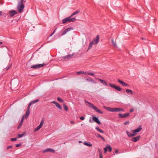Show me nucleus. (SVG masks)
Returning a JSON list of instances; mask_svg holds the SVG:
<instances>
[{
	"instance_id": "1",
	"label": "nucleus",
	"mask_w": 158,
	"mask_h": 158,
	"mask_svg": "<svg viewBox=\"0 0 158 158\" xmlns=\"http://www.w3.org/2000/svg\"><path fill=\"white\" fill-rule=\"evenodd\" d=\"M25 2L24 0H21L19 2L17 5V8L18 11L19 13H22L23 11V10L24 7V5L23 3Z\"/></svg>"
},
{
	"instance_id": "2",
	"label": "nucleus",
	"mask_w": 158,
	"mask_h": 158,
	"mask_svg": "<svg viewBox=\"0 0 158 158\" xmlns=\"http://www.w3.org/2000/svg\"><path fill=\"white\" fill-rule=\"evenodd\" d=\"M85 102L88 103L89 105V107H90L94 110L97 112L100 113V114H103V112L99 110L98 108L96 106H95L93 104H91L90 102L87 101L86 100H85Z\"/></svg>"
},
{
	"instance_id": "3",
	"label": "nucleus",
	"mask_w": 158,
	"mask_h": 158,
	"mask_svg": "<svg viewBox=\"0 0 158 158\" xmlns=\"http://www.w3.org/2000/svg\"><path fill=\"white\" fill-rule=\"evenodd\" d=\"M46 64L44 63L42 64H34L31 65V68L34 69H37L43 67Z\"/></svg>"
},
{
	"instance_id": "4",
	"label": "nucleus",
	"mask_w": 158,
	"mask_h": 158,
	"mask_svg": "<svg viewBox=\"0 0 158 158\" xmlns=\"http://www.w3.org/2000/svg\"><path fill=\"white\" fill-rule=\"evenodd\" d=\"M44 118H43L41 121L40 124L38 126H37L35 129H34V132H35L39 130L41 128V127H42L44 124Z\"/></svg>"
},
{
	"instance_id": "5",
	"label": "nucleus",
	"mask_w": 158,
	"mask_h": 158,
	"mask_svg": "<svg viewBox=\"0 0 158 158\" xmlns=\"http://www.w3.org/2000/svg\"><path fill=\"white\" fill-rule=\"evenodd\" d=\"M130 115V113H126L123 114H118V116L119 118H124L128 117Z\"/></svg>"
},
{
	"instance_id": "6",
	"label": "nucleus",
	"mask_w": 158,
	"mask_h": 158,
	"mask_svg": "<svg viewBox=\"0 0 158 158\" xmlns=\"http://www.w3.org/2000/svg\"><path fill=\"white\" fill-rule=\"evenodd\" d=\"M42 152L43 153L47 152H50L51 153H54L55 152V151L53 149L49 148L43 150L42 151Z\"/></svg>"
},
{
	"instance_id": "7",
	"label": "nucleus",
	"mask_w": 158,
	"mask_h": 158,
	"mask_svg": "<svg viewBox=\"0 0 158 158\" xmlns=\"http://www.w3.org/2000/svg\"><path fill=\"white\" fill-rule=\"evenodd\" d=\"M109 85L110 86L111 88L115 89L118 91H120L122 90V88L119 86H116L115 85L112 84L111 83H110Z\"/></svg>"
},
{
	"instance_id": "8",
	"label": "nucleus",
	"mask_w": 158,
	"mask_h": 158,
	"mask_svg": "<svg viewBox=\"0 0 158 158\" xmlns=\"http://www.w3.org/2000/svg\"><path fill=\"white\" fill-rule=\"evenodd\" d=\"M92 117L93 120L96 123L99 125H101V122L99 120L98 117H96L95 116H93Z\"/></svg>"
},
{
	"instance_id": "9",
	"label": "nucleus",
	"mask_w": 158,
	"mask_h": 158,
	"mask_svg": "<svg viewBox=\"0 0 158 158\" xmlns=\"http://www.w3.org/2000/svg\"><path fill=\"white\" fill-rule=\"evenodd\" d=\"M99 36L98 35L96 38H94L93 41L92 42L93 44H97L99 41Z\"/></svg>"
},
{
	"instance_id": "10",
	"label": "nucleus",
	"mask_w": 158,
	"mask_h": 158,
	"mask_svg": "<svg viewBox=\"0 0 158 158\" xmlns=\"http://www.w3.org/2000/svg\"><path fill=\"white\" fill-rule=\"evenodd\" d=\"M17 12L14 10H11L9 11L10 16L12 17L17 14Z\"/></svg>"
},
{
	"instance_id": "11",
	"label": "nucleus",
	"mask_w": 158,
	"mask_h": 158,
	"mask_svg": "<svg viewBox=\"0 0 158 158\" xmlns=\"http://www.w3.org/2000/svg\"><path fill=\"white\" fill-rule=\"evenodd\" d=\"M104 150L105 152H106L107 150H108L110 152H111L112 151V148L110 145H108L104 148Z\"/></svg>"
},
{
	"instance_id": "12",
	"label": "nucleus",
	"mask_w": 158,
	"mask_h": 158,
	"mask_svg": "<svg viewBox=\"0 0 158 158\" xmlns=\"http://www.w3.org/2000/svg\"><path fill=\"white\" fill-rule=\"evenodd\" d=\"M73 27H70L67 28L65 29L64 32L62 34V35H65L68 32L70 31L71 30H73Z\"/></svg>"
},
{
	"instance_id": "13",
	"label": "nucleus",
	"mask_w": 158,
	"mask_h": 158,
	"mask_svg": "<svg viewBox=\"0 0 158 158\" xmlns=\"http://www.w3.org/2000/svg\"><path fill=\"white\" fill-rule=\"evenodd\" d=\"M39 101V99H36V100H33L29 104L28 106V109H29L30 106L33 104H34Z\"/></svg>"
},
{
	"instance_id": "14",
	"label": "nucleus",
	"mask_w": 158,
	"mask_h": 158,
	"mask_svg": "<svg viewBox=\"0 0 158 158\" xmlns=\"http://www.w3.org/2000/svg\"><path fill=\"white\" fill-rule=\"evenodd\" d=\"M103 108L109 111L114 112V108H110L105 106H104Z\"/></svg>"
},
{
	"instance_id": "15",
	"label": "nucleus",
	"mask_w": 158,
	"mask_h": 158,
	"mask_svg": "<svg viewBox=\"0 0 158 158\" xmlns=\"http://www.w3.org/2000/svg\"><path fill=\"white\" fill-rule=\"evenodd\" d=\"M52 103L54 104L60 110H62V107L59 104V103L53 101L52 102Z\"/></svg>"
},
{
	"instance_id": "16",
	"label": "nucleus",
	"mask_w": 158,
	"mask_h": 158,
	"mask_svg": "<svg viewBox=\"0 0 158 158\" xmlns=\"http://www.w3.org/2000/svg\"><path fill=\"white\" fill-rule=\"evenodd\" d=\"M140 137V135H139L136 137L132 138L131 140L132 141L136 142L139 140Z\"/></svg>"
},
{
	"instance_id": "17",
	"label": "nucleus",
	"mask_w": 158,
	"mask_h": 158,
	"mask_svg": "<svg viewBox=\"0 0 158 158\" xmlns=\"http://www.w3.org/2000/svg\"><path fill=\"white\" fill-rule=\"evenodd\" d=\"M97 79L99 81H100L101 82V83L103 84V85L106 86H108V84H107V83L105 81L102 80V79H100L99 78H97Z\"/></svg>"
},
{
	"instance_id": "18",
	"label": "nucleus",
	"mask_w": 158,
	"mask_h": 158,
	"mask_svg": "<svg viewBox=\"0 0 158 158\" xmlns=\"http://www.w3.org/2000/svg\"><path fill=\"white\" fill-rule=\"evenodd\" d=\"M118 81L119 82V83H120L123 86H129V85L126 83H125L123 81L119 79H118Z\"/></svg>"
},
{
	"instance_id": "19",
	"label": "nucleus",
	"mask_w": 158,
	"mask_h": 158,
	"mask_svg": "<svg viewBox=\"0 0 158 158\" xmlns=\"http://www.w3.org/2000/svg\"><path fill=\"white\" fill-rule=\"evenodd\" d=\"M67 22H70V18L69 17L66 18L62 20V23H65Z\"/></svg>"
},
{
	"instance_id": "20",
	"label": "nucleus",
	"mask_w": 158,
	"mask_h": 158,
	"mask_svg": "<svg viewBox=\"0 0 158 158\" xmlns=\"http://www.w3.org/2000/svg\"><path fill=\"white\" fill-rule=\"evenodd\" d=\"M142 129V128L141 126H139L137 128L135 129V130H133V131H134L135 132L137 133L140 131Z\"/></svg>"
},
{
	"instance_id": "21",
	"label": "nucleus",
	"mask_w": 158,
	"mask_h": 158,
	"mask_svg": "<svg viewBox=\"0 0 158 158\" xmlns=\"http://www.w3.org/2000/svg\"><path fill=\"white\" fill-rule=\"evenodd\" d=\"M126 92L127 94L129 95H131L133 94L132 90L130 89H126Z\"/></svg>"
},
{
	"instance_id": "22",
	"label": "nucleus",
	"mask_w": 158,
	"mask_h": 158,
	"mask_svg": "<svg viewBox=\"0 0 158 158\" xmlns=\"http://www.w3.org/2000/svg\"><path fill=\"white\" fill-rule=\"evenodd\" d=\"M23 120H24V116H23L22 117V118L21 119V120L20 121V123L18 125V129H19L20 127H21L22 126Z\"/></svg>"
},
{
	"instance_id": "23",
	"label": "nucleus",
	"mask_w": 158,
	"mask_h": 158,
	"mask_svg": "<svg viewBox=\"0 0 158 158\" xmlns=\"http://www.w3.org/2000/svg\"><path fill=\"white\" fill-rule=\"evenodd\" d=\"M95 135H96V136L98 137H99L101 138L104 142H105V139L101 135H100L99 134L96 133L95 134Z\"/></svg>"
},
{
	"instance_id": "24",
	"label": "nucleus",
	"mask_w": 158,
	"mask_h": 158,
	"mask_svg": "<svg viewBox=\"0 0 158 158\" xmlns=\"http://www.w3.org/2000/svg\"><path fill=\"white\" fill-rule=\"evenodd\" d=\"M86 80L89 82H92L94 84H96V82L92 79L87 78L86 79Z\"/></svg>"
},
{
	"instance_id": "25",
	"label": "nucleus",
	"mask_w": 158,
	"mask_h": 158,
	"mask_svg": "<svg viewBox=\"0 0 158 158\" xmlns=\"http://www.w3.org/2000/svg\"><path fill=\"white\" fill-rule=\"evenodd\" d=\"M29 114H30V110H29V109L27 108V111L26 112V116L25 117V118L26 119L28 117V116Z\"/></svg>"
},
{
	"instance_id": "26",
	"label": "nucleus",
	"mask_w": 158,
	"mask_h": 158,
	"mask_svg": "<svg viewBox=\"0 0 158 158\" xmlns=\"http://www.w3.org/2000/svg\"><path fill=\"white\" fill-rule=\"evenodd\" d=\"M26 134V132H24L22 134H18V138H21V137H23Z\"/></svg>"
},
{
	"instance_id": "27",
	"label": "nucleus",
	"mask_w": 158,
	"mask_h": 158,
	"mask_svg": "<svg viewBox=\"0 0 158 158\" xmlns=\"http://www.w3.org/2000/svg\"><path fill=\"white\" fill-rule=\"evenodd\" d=\"M84 144L85 145L88 146L89 147H92V144L87 143L86 142H84Z\"/></svg>"
},
{
	"instance_id": "28",
	"label": "nucleus",
	"mask_w": 158,
	"mask_h": 158,
	"mask_svg": "<svg viewBox=\"0 0 158 158\" xmlns=\"http://www.w3.org/2000/svg\"><path fill=\"white\" fill-rule=\"evenodd\" d=\"M126 133H127V134L128 135V136L129 137H131L133 136V135H132V134H131L130 132L127 131Z\"/></svg>"
},
{
	"instance_id": "29",
	"label": "nucleus",
	"mask_w": 158,
	"mask_h": 158,
	"mask_svg": "<svg viewBox=\"0 0 158 158\" xmlns=\"http://www.w3.org/2000/svg\"><path fill=\"white\" fill-rule=\"evenodd\" d=\"M111 41H112V43L113 44V45L115 47H117V45H116V43H115L114 41V40H113V39H111Z\"/></svg>"
},
{
	"instance_id": "30",
	"label": "nucleus",
	"mask_w": 158,
	"mask_h": 158,
	"mask_svg": "<svg viewBox=\"0 0 158 158\" xmlns=\"http://www.w3.org/2000/svg\"><path fill=\"white\" fill-rule=\"evenodd\" d=\"M63 107L64 108V110L66 111L68 110V108L67 106L65 104H64L63 105Z\"/></svg>"
},
{
	"instance_id": "31",
	"label": "nucleus",
	"mask_w": 158,
	"mask_h": 158,
	"mask_svg": "<svg viewBox=\"0 0 158 158\" xmlns=\"http://www.w3.org/2000/svg\"><path fill=\"white\" fill-rule=\"evenodd\" d=\"M72 56V55H68L67 56H64L63 57V58L64 59H68L70 57Z\"/></svg>"
},
{
	"instance_id": "32",
	"label": "nucleus",
	"mask_w": 158,
	"mask_h": 158,
	"mask_svg": "<svg viewBox=\"0 0 158 158\" xmlns=\"http://www.w3.org/2000/svg\"><path fill=\"white\" fill-rule=\"evenodd\" d=\"M76 19L75 18H72V19H71L70 18V22H75L76 21Z\"/></svg>"
},
{
	"instance_id": "33",
	"label": "nucleus",
	"mask_w": 158,
	"mask_h": 158,
	"mask_svg": "<svg viewBox=\"0 0 158 158\" xmlns=\"http://www.w3.org/2000/svg\"><path fill=\"white\" fill-rule=\"evenodd\" d=\"M57 99L59 102H63V100L59 97H58L57 98Z\"/></svg>"
},
{
	"instance_id": "34",
	"label": "nucleus",
	"mask_w": 158,
	"mask_h": 158,
	"mask_svg": "<svg viewBox=\"0 0 158 158\" xmlns=\"http://www.w3.org/2000/svg\"><path fill=\"white\" fill-rule=\"evenodd\" d=\"M119 111V108H114V112H117Z\"/></svg>"
},
{
	"instance_id": "35",
	"label": "nucleus",
	"mask_w": 158,
	"mask_h": 158,
	"mask_svg": "<svg viewBox=\"0 0 158 158\" xmlns=\"http://www.w3.org/2000/svg\"><path fill=\"white\" fill-rule=\"evenodd\" d=\"M79 12H80V10H77L76 11L74 12L73 13V14L74 15H75L78 13Z\"/></svg>"
},
{
	"instance_id": "36",
	"label": "nucleus",
	"mask_w": 158,
	"mask_h": 158,
	"mask_svg": "<svg viewBox=\"0 0 158 158\" xmlns=\"http://www.w3.org/2000/svg\"><path fill=\"white\" fill-rule=\"evenodd\" d=\"M93 44H93V43L92 42H91L90 43L89 45V48H88L89 49L90 48H91L92 47Z\"/></svg>"
},
{
	"instance_id": "37",
	"label": "nucleus",
	"mask_w": 158,
	"mask_h": 158,
	"mask_svg": "<svg viewBox=\"0 0 158 158\" xmlns=\"http://www.w3.org/2000/svg\"><path fill=\"white\" fill-rule=\"evenodd\" d=\"M131 132H133V134H132V135H133V136H134L135 135L137 134V133H136V132H135V131H133V130L131 131Z\"/></svg>"
},
{
	"instance_id": "38",
	"label": "nucleus",
	"mask_w": 158,
	"mask_h": 158,
	"mask_svg": "<svg viewBox=\"0 0 158 158\" xmlns=\"http://www.w3.org/2000/svg\"><path fill=\"white\" fill-rule=\"evenodd\" d=\"M17 139V138H11L10 139V140L12 141H15Z\"/></svg>"
},
{
	"instance_id": "39",
	"label": "nucleus",
	"mask_w": 158,
	"mask_h": 158,
	"mask_svg": "<svg viewBox=\"0 0 158 158\" xmlns=\"http://www.w3.org/2000/svg\"><path fill=\"white\" fill-rule=\"evenodd\" d=\"M98 131L102 133H104V131L103 130L100 128L98 130Z\"/></svg>"
},
{
	"instance_id": "40",
	"label": "nucleus",
	"mask_w": 158,
	"mask_h": 158,
	"mask_svg": "<svg viewBox=\"0 0 158 158\" xmlns=\"http://www.w3.org/2000/svg\"><path fill=\"white\" fill-rule=\"evenodd\" d=\"M22 144L21 143H20L19 144H15V146L16 147H18L22 145Z\"/></svg>"
},
{
	"instance_id": "41",
	"label": "nucleus",
	"mask_w": 158,
	"mask_h": 158,
	"mask_svg": "<svg viewBox=\"0 0 158 158\" xmlns=\"http://www.w3.org/2000/svg\"><path fill=\"white\" fill-rule=\"evenodd\" d=\"M87 75H88L93 76L94 75V74L93 73H87Z\"/></svg>"
},
{
	"instance_id": "42",
	"label": "nucleus",
	"mask_w": 158,
	"mask_h": 158,
	"mask_svg": "<svg viewBox=\"0 0 158 158\" xmlns=\"http://www.w3.org/2000/svg\"><path fill=\"white\" fill-rule=\"evenodd\" d=\"M129 123V121H127L125 122L124 123V124L125 125H127Z\"/></svg>"
},
{
	"instance_id": "43",
	"label": "nucleus",
	"mask_w": 158,
	"mask_h": 158,
	"mask_svg": "<svg viewBox=\"0 0 158 158\" xmlns=\"http://www.w3.org/2000/svg\"><path fill=\"white\" fill-rule=\"evenodd\" d=\"M12 147H13V146L12 145H10V146H7L6 147V149H9L10 148H12Z\"/></svg>"
},
{
	"instance_id": "44",
	"label": "nucleus",
	"mask_w": 158,
	"mask_h": 158,
	"mask_svg": "<svg viewBox=\"0 0 158 158\" xmlns=\"http://www.w3.org/2000/svg\"><path fill=\"white\" fill-rule=\"evenodd\" d=\"M87 73H87V72H85L82 71V73L83 74H85V75H87Z\"/></svg>"
},
{
	"instance_id": "45",
	"label": "nucleus",
	"mask_w": 158,
	"mask_h": 158,
	"mask_svg": "<svg viewBox=\"0 0 158 158\" xmlns=\"http://www.w3.org/2000/svg\"><path fill=\"white\" fill-rule=\"evenodd\" d=\"M80 118L81 120H84L85 119V118L83 116H81Z\"/></svg>"
},
{
	"instance_id": "46",
	"label": "nucleus",
	"mask_w": 158,
	"mask_h": 158,
	"mask_svg": "<svg viewBox=\"0 0 158 158\" xmlns=\"http://www.w3.org/2000/svg\"><path fill=\"white\" fill-rule=\"evenodd\" d=\"M119 111H124V110L123 109L119 108Z\"/></svg>"
},
{
	"instance_id": "47",
	"label": "nucleus",
	"mask_w": 158,
	"mask_h": 158,
	"mask_svg": "<svg viewBox=\"0 0 158 158\" xmlns=\"http://www.w3.org/2000/svg\"><path fill=\"white\" fill-rule=\"evenodd\" d=\"M82 73V71H79V72H77V74L78 75L80 73Z\"/></svg>"
},
{
	"instance_id": "48",
	"label": "nucleus",
	"mask_w": 158,
	"mask_h": 158,
	"mask_svg": "<svg viewBox=\"0 0 158 158\" xmlns=\"http://www.w3.org/2000/svg\"><path fill=\"white\" fill-rule=\"evenodd\" d=\"M73 14V13L71 15H70L69 17L70 18L71 17H73V16H74Z\"/></svg>"
},
{
	"instance_id": "49",
	"label": "nucleus",
	"mask_w": 158,
	"mask_h": 158,
	"mask_svg": "<svg viewBox=\"0 0 158 158\" xmlns=\"http://www.w3.org/2000/svg\"><path fill=\"white\" fill-rule=\"evenodd\" d=\"M70 123L71 124H75V122L73 121H70Z\"/></svg>"
},
{
	"instance_id": "50",
	"label": "nucleus",
	"mask_w": 158,
	"mask_h": 158,
	"mask_svg": "<svg viewBox=\"0 0 158 158\" xmlns=\"http://www.w3.org/2000/svg\"><path fill=\"white\" fill-rule=\"evenodd\" d=\"M95 129L98 131L99 129V128L98 126H97L96 127Z\"/></svg>"
},
{
	"instance_id": "51",
	"label": "nucleus",
	"mask_w": 158,
	"mask_h": 158,
	"mask_svg": "<svg viewBox=\"0 0 158 158\" xmlns=\"http://www.w3.org/2000/svg\"><path fill=\"white\" fill-rule=\"evenodd\" d=\"M89 121L90 123H92L93 122V121L90 118L89 119Z\"/></svg>"
},
{
	"instance_id": "52",
	"label": "nucleus",
	"mask_w": 158,
	"mask_h": 158,
	"mask_svg": "<svg viewBox=\"0 0 158 158\" xmlns=\"http://www.w3.org/2000/svg\"><path fill=\"white\" fill-rule=\"evenodd\" d=\"M133 111H134V110H133V109H131V110H130V112H133Z\"/></svg>"
},
{
	"instance_id": "53",
	"label": "nucleus",
	"mask_w": 158,
	"mask_h": 158,
	"mask_svg": "<svg viewBox=\"0 0 158 158\" xmlns=\"http://www.w3.org/2000/svg\"><path fill=\"white\" fill-rule=\"evenodd\" d=\"M103 158V156H102V155H101V154H100V158Z\"/></svg>"
},
{
	"instance_id": "54",
	"label": "nucleus",
	"mask_w": 158,
	"mask_h": 158,
	"mask_svg": "<svg viewBox=\"0 0 158 158\" xmlns=\"http://www.w3.org/2000/svg\"><path fill=\"white\" fill-rule=\"evenodd\" d=\"M2 12L1 11H0V16L2 15Z\"/></svg>"
},
{
	"instance_id": "55",
	"label": "nucleus",
	"mask_w": 158,
	"mask_h": 158,
	"mask_svg": "<svg viewBox=\"0 0 158 158\" xmlns=\"http://www.w3.org/2000/svg\"><path fill=\"white\" fill-rule=\"evenodd\" d=\"M115 152L116 153H117V154L118 153V150H116L115 151Z\"/></svg>"
},
{
	"instance_id": "56",
	"label": "nucleus",
	"mask_w": 158,
	"mask_h": 158,
	"mask_svg": "<svg viewBox=\"0 0 158 158\" xmlns=\"http://www.w3.org/2000/svg\"><path fill=\"white\" fill-rule=\"evenodd\" d=\"M56 28L54 30V31H53V32L52 33L53 34L55 32L56 30Z\"/></svg>"
},
{
	"instance_id": "57",
	"label": "nucleus",
	"mask_w": 158,
	"mask_h": 158,
	"mask_svg": "<svg viewBox=\"0 0 158 158\" xmlns=\"http://www.w3.org/2000/svg\"><path fill=\"white\" fill-rule=\"evenodd\" d=\"M10 67H11V65H10V66H8V68H7V67H6V68H7V69H9Z\"/></svg>"
},
{
	"instance_id": "58",
	"label": "nucleus",
	"mask_w": 158,
	"mask_h": 158,
	"mask_svg": "<svg viewBox=\"0 0 158 158\" xmlns=\"http://www.w3.org/2000/svg\"><path fill=\"white\" fill-rule=\"evenodd\" d=\"M53 35V34L52 33L50 35L49 37Z\"/></svg>"
},
{
	"instance_id": "59",
	"label": "nucleus",
	"mask_w": 158,
	"mask_h": 158,
	"mask_svg": "<svg viewBox=\"0 0 158 158\" xmlns=\"http://www.w3.org/2000/svg\"><path fill=\"white\" fill-rule=\"evenodd\" d=\"M2 42L0 41V44H2Z\"/></svg>"
},
{
	"instance_id": "60",
	"label": "nucleus",
	"mask_w": 158,
	"mask_h": 158,
	"mask_svg": "<svg viewBox=\"0 0 158 158\" xmlns=\"http://www.w3.org/2000/svg\"><path fill=\"white\" fill-rule=\"evenodd\" d=\"M141 39L143 40H144V38H142V37L141 38Z\"/></svg>"
},
{
	"instance_id": "61",
	"label": "nucleus",
	"mask_w": 158,
	"mask_h": 158,
	"mask_svg": "<svg viewBox=\"0 0 158 158\" xmlns=\"http://www.w3.org/2000/svg\"><path fill=\"white\" fill-rule=\"evenodd\" d=\"M98 150H99V152H100V151H101L100 149L99 148Z\"/></svg>"
},
{
	"instance_id": "62",
	"label": "nucleus",
	"mask_w": 158,
	"mask_h": 158,
	"mask_svg": "<svg viewBox=\"0 0 158 158\" xmlns=\"http://www.w3.org/2000/svg\"><path fill=\"white\" fill-rule=\"evenodd\" d=\"M81 141H79V143H81Z\"/></svg>"
},
{
	"instance_id": "63",
	"label": "nucleus",
	"mask_w": 158,
	"mask_h": 158,
	"mask_svg": "<svg viewBox=\"0 0 158 158\" xmlns=\"http://www.w3.org/2000/svg\"><path fill=\"white\" fill-rule=\"evenodd\" d=\"M12 81H11V84Z\"/></svg>"
}]
</instances>
